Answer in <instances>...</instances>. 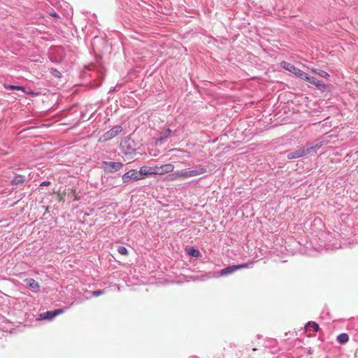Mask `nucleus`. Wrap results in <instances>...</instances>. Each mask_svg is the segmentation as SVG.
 Listing matches in <instances>:
<instances>
[{
    "label": "nucleus",
    "mask_w": 358,
    "mask_h": 358,
    "mask_svg": "<svg viewBox=\"0 0 358 358\" xmlns=\"http://www.w3.org/2000/svg\"><path fill=\"white\" fill-rule=\"evenodd\" d=\"M103 292H68L69 297L73 299L70 306L83 303L92 296L98 297Z\"/></svg>",
    "instance_id": "1"
},
{
    "label": "nucleus",
    "mask_w": 358,
    "mask_h": 358,
    "mask_svg": "<svg viewBox=\"0 0 358 358\" xmlns=\"http://www.w3.org/2000/svg\"><path fill=\"white\" fill-rule=\"evenodd\" d=\"M122 131L121 126H115L111 129L103 134L99 139V143L108 141L116 137Z\"/></svg>",
    "instance_id": "2"
},
{
    "label": "nucleus",
    "mask_w": 358,
    "mask_h": 358,
    "mask_svg": "<svg viewBox=\"0 0 358 358\" xmlns=\"http://www.w3.org/2000/svg\"><path fill=\"white\" fill-rule=\"evenodd\" d=\"M121 150L124 155L132 157L136 154V149L134 147V141L127 139L121 143Z\"/></svg>",
    "instance_id": "3"
},
{
    "label": "nucleus",
    "mask_w": 358,
    "mask_h": 358,
    "mask_svg": "<svg viewBox=\"0 0 358 358\" xmlns=\"http://www.w3.org/2000/svg\"><path fill=\"white\" fill-rule=\"evenodd\" d=\"M68 308L69 307H66L64 308H58V309H55L54 310L46 311L45 313H41L38 315L37 320H52L56 316L64 313L65 310Z\"/></svg>",
    "instance_id": "4"
},
{
    "label": "nucleus",
    "mask_w": 358,
    "mask_h": 358,
    "mask_svg": "<svg viewBox=\"0 0 358 358\" xmlns=\"http://www.w3.org/2000/svg\"><path fill=\"white\" fill-rule=\"evenodd\" d=\"M280 65L282 68L287 70L288 71L295 74L296 76L302 79L305 76V72L301 71V69L296 68L293 64L288 63L287 62H282Z\"/></svg>",
    "instance_id": "5"
},
{
    "label": "nucleus",
    "mask_w": 358,
    "mask_h": 358,
    "mask_svg": "<svg viewBox=\"0 0 358 358\" xmlns=\"http://www.w3.org/2000/svg\"><path fill=\"white\" fill-rule=\"evenodd\" d=\"M252 263H245V264H241L238 265H233L228 266L227 268H224L220 271V275H227L231 273H233L234 272L236 271L238 269L242 268H248Z\"/></svg>",
    "instance_id": "6"
},
{
    "label": "nucleus",
    "mask_w": 358,
    "mask_h": 358,
    "mask_svg": "<svg viewBox=\"0 0 358 358\" xmlns=\"http://www.w3.org/2000/svg\"><path fill=\"white\" fill-rule=\"evenodd\" d=\"M140 180L141 178L138 171L134 169L129 170L122 176V180L124 183H128L132 180L137 181Z\"/></svg>",
    "instance_id": "7"
},
{
    "label": "nucleus",
    "mask_w": 358,
    "mask_h": 358,
    "mask_svg": "<svg viewBox=\"0 0 358 358\" xmlns=\"http://www.w3.org/2000/svg\"><path fill=\"white\" fill-rule=\"evenodd\" d=\"M123 167V164L121 162H103V169L109 173H113L119 171Z\"/></svg>",
    "instance_id": "8"
},
{
    "label": "nucleus",
    "mask_w": 358,
    "mask_h": 358,
    "mask_svg": "<svg viewBox=\"0 0 358 358\" xmlns=\"http://www.w3.org/2000/svg\"><path fill=\"white\" fill-rule=\"evenodd\" d=\"M155 175H163L172 172L174 170V166L172 164H166L162 166H155Z\"/></svg>",
    "instance_id": "9"
},
{
    "label": "nucleus",
    "mask_w": 358,
    "mask_h": 358,
    "mask_svg": "<svg viewBox=\"0 0 358 358\" xmlns=\"http://www.w3.org/2000/svg\"><path fill=\"white\" fill-rule=\"evenodd\" d=\"M314 149L313 147H310L305 150L304 148H300L294 152H289L287 155V158L289 159L301 157L306 154H309Z\"/></svg>",
    "instance_id": "10"
},
{
    "label": "nucleus",
    "mask_w": 358,
    "mask_h": 358,
    "mask_svg": "<svg viewBox=\"0 0 358 358\" xmlns=\"http://www.w3.org/2000/svg\"><path fill=\"white\" fill-rule=\"evenodd\" d=\"M138 173L140 175L141 180L143 179L145 177L148 176L155 175L154 166H142L138 171Z\"/></svg>",
    "instance_id": "11"
},
{
    "label": "nucleus",
    "mask_w": 358,
    "mask_h": 358,
    "mask_svg": "<svg viewBox=\"0 0 358 358\" xmlns=\"http://www.w3.org/2000/svg\"><path fill=\"white\" fill-rule=\"evenodd\" d=\"M68 195L69 196H72L74 197L73 200L76 201L78 200V198L77 197L76 189H69L66 191H64L61 194H58L59 196V202H64V197L66 195Z\"/></svg>",
    "instance_id": "12"
},
{
    "label": "nucleus",
    "mask_w": 358,
    "mask_h": 358,
    "mask_svg": "<svg viewBox=\"0 0 358 358\" xmlns=\"http://www.w3.org/2000/svg\"><path fill=\"white\" fill-rule=\"evenodd\" d=\"M207 170L205 167L199 166L197 169L188 171L189 178L196 177L206 173Z\"/></svg>",
    "instance_id": "13"
},
{
    "label": "nucleus",
    "mask_w": 358,
    "mask_h": 358,
    "mask_svg": "<svg viewBox=\"0 0 358 358\" xmlns=\"http://www.w3.org/2000/svg\"><path fill=\"white\" fill-rule=\"evenodd\" d=\"M173 180H181L189 178L188 171L182 170L175 172L172 174Z\"/></svg>",
    "instance_id": "14"
},
{
    "label": "nucleus",
    "mask_w": 358,
    "mask_h": 358,
    "mask_svg": "<svg viewBox=\"0 0 358 358\" xmlns=\"http://www.w3.org/2000/svg\"><path fill=\"white\" fill-rule=\"evenodd\" d=\"M319 325L315 322H308L305 326L306 332L308 333L313 331L316 332L319 330Z\"/></svg>",
    "instance_id": "15"
},
{
    "label": "nucleus",
    "mask_w": 358,
    "mask_h": 358,
    "mask_svg": "<svg viewBox=\"0 0 358 358\" xmlns=\"http://www.w3.org/2000/svg\"><path fill=\"white\" fill-rule=\"evenodd\" d=\"M24 282V285L29 289H37L39 287L38 283L32 278L25 279Z\"/></svg>",
    "instance_id": "16"
},
{
    "label": "nucleus",
    "mask_w": 358,
    "mask_h": 358,
    "mask_svg": "<svg viewBox=\"0 0 358 358\" xmlns=\"http://www.w3.org/2000/svg\"><path fill=\"white\" fill-rule=\"evenodd\" d=\"M302 80H306L307 82H308V83H311L313 85H315L316 86H320V83L319 80H317L314 77L308 76L307 75V73H305V76L303 78H302Z\"/></svg>",
    "instance_id": "17"
},
{
    "label": "nucleus",
    "mask_w": 358,
    "mask_h": 358,
    "mask_svg": "<svg viewBox=\"0 0 358 358\" xmlns=\"http://www.w3.org/2000/svg\"><path fill=\"white\" fill-rule=\"evenodd\" d=\"M349 341V336L346 333H342L337 336V342L345 344Z\"/></svg>",
    "instance_id": "18"
},
{
    "label": "nucleus",
    "mask_w": 358,
    "mask_h": 358,
    "mask_svg": "<svg viewBox=\"0 0 358 358\" xmlns=\"http://www.w3.org/2000/svg\"><path fill=\"white\" fill-rule=\"evenodd\" d=\"M24 180V176L18 175L13 178V179L11 181V183L12 185H19L23 183Z\"/></svg>",
    "instance_id": "19"
},
{
    "label": "nucleus",
    "mask_w": 358,
    "mask_h": 358,
    "mask_svg": "<svg viewBox=\"0 0 358 358\" xmlns=\"http://www.w3.org/2000/svg\"><path fill=\"white\" fill-rule=\"evenodd\" d=\"M187 254L192 257H199L201 255L200 252L194 248L187 249Z\"/></svg>",
    "instance_id": "20"
},
{
    "label": "nucleus",
    "mask_w": 358,
    "mask_h": 358,
    "mask_svg": "<svg viewBox=\"0 0 358 358\" xmlns=\"http://www.w3.org/2000/svg\"><path fill=\"white\" fill-rule=\"evenodd\" d=\"M171 132L172 131L170 129H166V130L163 131L162 132L160 140L162 141L167 138L171 135Z\"/></svg>",
    "instance_id": "21"
},
{
    "label": "nucleus",
    "mask_w": 358,
    "mask_h": 358,
    "mask_svg": "<svg viewBox=\"0 0 358 358\" xmlns=\"http://www.w3.org/2000/svg\"><path fill=\"white\" fill-rule=\"evenodd\" d=\"M5 88L6 89H8V90H22L23 92H25V90L23 87L22 86H17V85H6L5 86Z\"/></svg>",
    "instance_id": "22"
},
{
    "label": "nucleus",
    "mask_w": 358,
    "mask_h": 358,
    "mask_svg": "<svg viewBox=\"0 0 358 358\" xmlns=\"http://www.w3.org/2000/svg\"><path fill=\"white\" fill-rule=\"evenodd\" d=\"M117 251L120 254L122 255H128V250L124 246H120L117 248Z\"/></svg>",
    "instance_id": "23"
},
{
    "label": "nucleus",
    "mask_w": 358,
    "mask_h": 358,
    "mask_svg": "<svg viewBox=\"0 0 358 358\" xmlns=\"http://www.w3.org/2000/svg\"><path fill=\"white\" fill-rule=\"evenodd\" d=\"M50 184V182L49 181H44L42 183H41L40 186H48Z\"/></svg>",
    "instance_id": "24"
},
{
    "label": "nucleus",
    "mask_w": 358,
    "mask_h": 358,
    "mask_svg": "<svg viewBox=\"0 0 358 358\" xmlns=\"http://www.w3.org/2000/svg\"><path fill=\"white\" fill-rule=\"evenodd\" d=\"M322 76H324V75H327V73L324 71H322V73L320 74Z\"/></svg>",
    "instance_id": "25"
},
{
    "label": "nucleus",
    "mask_w": 358,
    "mask_h": 358,
    "mask_svg": "<svg viewBox=\"0 0 358 358\" xmlns=\"http://www.w3.org/2000/svg\"><path fill=\"white\" fill-rule=\"evenodd\" d=\"M29 94H34L33 92H29Z\"/></svg>",
    "instance_id": "26"
},
{
    "label": "nucleus",
    "mask_w": 358,
    "mask_h": 358,
    "mask_svg": "<svg viewBox=\"0 0 358 358\" xmlns=\"http://www.w3.org/2000/svg\"><path fill=\"white\" fill-rule=\"evenodd\" d=\"M357 173H358V169H357Z\"/></svg>",
    "instance_id": "27"
}]
</instances>
